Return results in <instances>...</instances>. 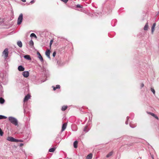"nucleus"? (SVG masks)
<instances>
[{"mask_svg":"<svg viewBox=\"0 0 159 159\" xmlns=\"http://www.w3.org/2000/svg\"><path fill=\"white\" fill-rule=\"evenodd\" d=\"M7 140L9 141L16 142V139L12 137H8L7 138Z\"/></svg>","mask_w":159,"mask_h":159,"instance_id":"obj_5","label":"nucleus"},{"mask_svg":"<svg viewBox=\"0 0 159 159\" xmlns=\"http://www.w3.org/2000/svg\"><path fill=\"white\" fill-rule=\"evenodd\" d=\"M156 25V23H154L152 27L151 28V33L153 34L155 30V28Z\"/></svg>","mask_w":159,"mask_h":159,"instance_id":"obj_9","label":"nucleus"},{"mask_svg":"<svg viewBox=\"0 0 159 159\" xmlns=\"http://www.w3.org/2000/svg\"><path fill=\"white\" fill-rule=\"evenodd\" d=\"M151 91L153 93V94H155V90L154 89V88H151Z\"/></svg>","mask_w":159,"mask_h":159,"instance_id":"obj_25","label":"nucleus"},{"mask_svg":"<svg viewBox=\"0 0 159 159\" xmlns=\"http://www.w3.org/2000/svg\"><path fill=\"white\" fill-rule=\"evenodd\" d=\"M61 1H62V2H64L65 3H66L67 2H68V0H61Z\"/></svg>","mask_w":159,"mask_h":159,"instance_id":"obj_33","label":"nucleus"},{"mask_svg":"<svg viewBox=\"0 0 159 159\" xmlns=\"http://www.w3.org/2000/svg\"><path fill=\"white\" fill-rule=\"evenodd\" d=\"M76 7L77 8H81L82 7V6L80 5V4H77L76 5Z\"/></svg>","mask_w":159,"mask_h":159,"instance_id":"obj_29","label":"nucleus"},{"mask_svg":"<svg viewBox=\"0 0 159 159\" xmlns=\"http://www.w3.org/2000/svg\"><path fill=\"white\" fill-rule=\"evenodd\" d=\"M154 117H155V118H156V119H157V120H158V117L155 114V116H153Z\"/></svg>","mask_w":159,"mask_h":159,"instance_id":"obj_36","label":"nucleus"},{"mask_svg":"<svg viewBox=\"0 0 159 159\" xmlns=\"http://www.w3.org/2000/svg\"><path fill=\"white\" fill-rule=\"evenodd\" d=\"M147 113L148 114L151 115L152 116H155V114H154L153 113H152V112H148Z\"/></svg>","mask_w":159,"mask_h":159,"instance_id":"obj_27","label":"nucleus"},{"mask_svg":"<svg viewBox=\"0 0 159 159\" xmlns=\"http://www.w3.org/2000/svg\"><path fill=\"white\" fill-rule=\"evenodd\" d=\"M92 157V154L90 153L86 157L87 159H91Z\"/></svg>","mask_w":159,"mask_h":159,"instance_id":"obj_13","label":"nucleus"},{"mask_svg":"<svg viewBox=\"0 0 159 159\" xmlns=\"http://www.w3.org/2000/svg\"><path fill=\"white\" fill-rule=\"evenodd\" d=\"M18 70L19 71H23L25 70V68L22 66H20L18 67Z\"/></svg>","mask_w":159,"mask_h":159,"instance_id":"obj_10","label":"nucleus"},{"mask_svg":"<svg viewBox=\"0 0 159 159\" xmlns=\"http://www.w3.org/2000/svg\"><path fill=\"white\" fill-rule=\"evenodd\" d=\"M17 44L19 47L21 48L22 47V44L21 41H18L17 42Z\"/></svg>","mask_w":159,"mask_h":159,"instance_id":"obj_14","label":"nucleus"},{"mask_svg":"<svg viewBox=\"0 0 159 159\" xmlns=\"http://www.w3.org/2000/svg\"><path fill=\"white\" fill-rule=\"evenodd\" d=\"M55 148H52L49 149V151L50 152H53L54 151Z\"/></svg>","mask_w":159,"mask_h":159,"instance_id":"obj_23","label":"nucleus"},{"mask_svg":"<svg viewBox=\"0 0 159 159\" xmlns=\"http://www.w3.org/2000/svg\"><path fill=\"white\" fill-rule=\"evenodd\" d=\"M148 27V23L147 22L146 23L145 26L144 27V30H147Z\"/></svg>","mask_w":159,"mask_h":159,"instance_id":"obj_16","label":"nucleus"},{"mask_svg":"<svg viewBox=\"0 0 159 159\" xmlns=\"http://www.w3.org/2000/svg\"><path fill=\"white\" fill-rule=\"evenodd\" d=\"M8 120L11 123L15 125L16 126L18 125V120L16 118L12 116H9L8 117Z\"/></svg>","mask_w":159,"mask_h":159,"instance_id":"obj_1","label":"nucleus"},{"mask_svg":"<svg viewBox=\"0 0 159 159\" xmlns=\"http://www.w3.org/2000/svg\"><path fill=\"white\" fill-rule=\"evenodd\" d=\"M30 37H34L35 38H37V36H36V35L35 34L33 33L31 34L30 35Z\"/></svg>","mask_w":159,"mask_h":159,"instance_id":"obj_21","label":"nucleus"},{"mask_svg":"<svg viewBox=\"0 0 159 159\" xmlns=\"http://www.w3.org/2000/svg\"><path fill=\"white\" fill-rule=\"evenodd\" d=\"M35 1V0H32L30 2V3L31 4L34 3Z\"/></svg>","mask_w":159,"mask_h":159,"instance_id":"obj_37","label":"nucleus"},{"mask_svg":"<svg viewBox=\"0 0 159 159\" xmlns=\"http://www.w3.org/2000/svg\"><path fill=\"white\" fill-rule=\"evenodd\" d=\"M37 54L38 55V58L41 61V62H43V59L41 56V55L40 53L38 52H37Z\"/></svg>","mask_w":159,"mask_h":159,"instance_id":"obj_6","label":"nucleus"},{"mask_svg":"<svg viewBox=\"0 0 159 159\" xmlns=\"http://www.w3.org/2000/svg\"><path fill=\"white\" fill-rule=\"evenodd\" d=\"M113 154V151H111V152H110L107 155L106 157L107 158L111 156Z\"/></svg>","mask_w":159,"mask_h":159,"instance_id":"obj_15","label":"nucleus"},{"mask_svg":"<svg viewBox=\"0 0 159 159\" xmlns=\"http://www.w3.org/2000/svg\"><path fill=\"white\" fill-rule=\"evenodd\" d=\"M129 125H130V127H131L132 128H134L136 126V125H134V126H132V125H131V124H130V123L129 124Z\"/></svg>","mask_w":159,"mask_h":159,"instance_id":"obj_31","label":"nucleus"},{"mask_svg":"<svg viewBox=\"0 0 159 159\" xmlns=\"http://www.w3.org/2000/svg\"><path fill=\"white\" fill-rule=\"evenodd\" d=\"M129 119V116H127V120L125 122V123L126 125H127L128 124V120Z\"/></svg>","mask_w":159,"mask_h":159,"instance_id":"obj_32","label":"nucleus"},{"mask_svg":"<svg viewBox=\"0 0 159 159\" xmlns=\"http://www.w3.org/2000/svg\"><path fill=\"white\" fill-rule=\"evenodd\" d=\"M78 142L75 141L74 143V147L75 148H76L77 147Z\"/></svg>","mask_w":159,"mask_h":159,"instance_id":"obj_17","label":"nucleus"},{"mask_svg":"<svg viewBox=\"0 0 159 159\" xmlns=\"http://www.w3.org/2000/svg\"><path fill=\"white\" fill-rule=\"evenodd\" d=\"M3 132L2 131L1 129L0 128V135L1 136H2L3 135Z\"/></svg>","mask_w":159,"mask_h":159,"instance_id":"obj_28","label":"nucleus"},{"mask_svg":"<svg viewBox=\"0 0 159 159\" xmlns=\"http://www.w3.org/2000/svg\"><path fill=\"white\" fill-rule=\"evenodd\" d=\"M22 75L25 78L28 77L29 75V73L28 71H25L23 72Z\"/></svg>","mask_w":159,"mask_h":159,"instance_id":"obj_4","label":"nucleus"},{"mask_svg":"<svg viewBox=\"0 0 159 159\" xmlns=\"http://www.w3.org/2000/svg\"><path fill=\"white\" fill-rule=\"evenodd\" d=\"M56 52H55V51H54L53 53V54H52V56L53 57H54L56 55Z\"/></svg>","mask_w":159,"mask_h":159,"instance_id":"obj_34","label":"nucleus"},{"mask_svg":"<svg viewBox=\"0 0 159 159\" xmlns=\"http://www.w3.org/2000/svg\"><path fill=\"white\" fill-rule=\"evenodd\" d=\"M67 123H65L63 124L62 127L61 131H63L66 129L67 126Z\"/></svg>","mask_w":159,"mask_h":159,"instance_id":"obj_8","label":"nucleus"},{"mask_svg":"<svg viewBox=\"0 0 159 159\" xmlns=\"http://www.w3.org/2000/svg\"><path fill=\"white\" fill-rule=\"evenodd\" d=\"M29 45L31 46H33L34 45V42L32 40H31L29 43Z\"/></svg>","mask_w":159,"mask_h":159,"instance_id":"obj_22","label":"nucleus"},{"mask_svg":"<svg viewBox=\"0 0 159 159\" xmlns=\"http://www.w3.org/2000/svg\"><path fill=\"white\" fill-rule=\"evenodd\" d=\"M45 54L50 59L51 58L50 57V50L48 49L45 52Z\"/></svg>","mask_w":159,"mask_h":159,"instance_id":"obj_7","label":"nucleus"},{"mask_svg":"<svg viewBox=\"0 0 159 159\" xmlns=\"http://www.w3.org/2000/svg\"><path fill=\"white\" fill-rule=\"evenodd\" d=\"M67 106H63L62 107L61 110L62 111H65L66 109L67 108Z\"/></svg>","mask_w":159,"mask_h":159,"instance_id":"obj_20","label":"nucleus"},{"mask_svg":"<svg viewBox=\"0 0 159 159\" xmlns=\"http://www.w3.org/2000/svg\"><path fill=\"white\" fill-rule=\"evenodd\" d=\"M144 86V85L143 83L141 84V88L143 87Z\"/></svg>","mask_w":159,"mask_h":159,"instance_id":"obj_38","label":"nucleus"},{"mask_svg":"<svg viewBox=\"0 0 159 159\" xmlns=\"http://www.w3.org/2000/svg\"><path fill=\"white\" fill-rule=\"evenodd\" d=\"M23 14L22 13L20 14L17 19V24L18 25H20L22 23L23 20Z\"/></svg>","mask_w":159,"mask_h":159,"instance_id":"obj_2","label":"nucleus"},{"mask_svg":"<svg viewBox=\"0 0 159 159\" xmlns=\"http://www.w3.org/2000/svg\"><path fill=\"white\" fill-rule=\"evenodd\" d=\"M53 42V40H52L50 41V46L51 47Z\"/></svg>","mask_w":159,"mask_h":159,"instance_id":"obj_35","label":"nucleus"},{"mask_svg":"<svg viewBox=\"0 0 159 159\" xmlns=\"http://www.w3.org/2000/svg\"><path fill=\"white\" fill-rule=\"evenodd\" d=\"M7 118V117L2 115H0V119H5Z\"/></svg>","mask_w":159,"mask_h":159,"instance_id":"obj_24","label":"nucleus"},{"mask_svg":"<svg viewBox=\"0 0 159 159\" xmlns=\"http://www.w3.org/2000/svg\"><path fill=\"white\" fill-rule=\"evenodd\" d=\"M30 96L29 94L26 95L24 98V101H27L30 98Z\"/></svg>","mask_w":159,"mask_h":159,"instance_id":"obj_11","label":"nucleus"},{"mask_svg":"<svg viewBox=\"0 0 159 159\" xmlns=\"http://www.w3.org/2000/svg\"><path fill=\"white\" fill-rule=\"evenodd\" d=\"M8 50L7 48H5L2 54L4 55L5 58L8 57Z\"/></svg>","mask_w":159,"mask_h":159,"instance_id":"obj_3","label":"nucleus"},{"mask_svg":"<svg viewBox=\"0 0 159 159\" xmlns=\"http://www.w3.org/2000/svg\"><path fill=\"white\" fill-rule=\"evenodd\" d=\"M66 159H71V158H69L68 157H67V158H66Z\"/></svg>","mask_w":159,"mask_h":159,"instance_id":"obj_41","label":"nucleus"},{"mask_svg":"<svg viewBox=\"0 0 159 159\" xmlns=\"http://www.w3.org/2000/svg\"><path fill=\"white\" fill-rule=\"evenodd\" d=\"M24 57L25 59L28 60H31V58L29 55H25L24 56Z\"/></svg>","mask_w":159,"mask_h":159,"instance_id":"obj_12","label":"nucleus"},{"mask_svg":"<svg viewBox=\"0 0 159 159\" xmlns=\"http://www.w3.org/2000/svg\"><path fill=\"white\" fill-rule=\"evenodd\" d=\"M5 102V100L2 98H0V103L1 104Z\"/></svg>","mask_w":159,"mask_h":159,"instance_id":"obj_19","label":"nucleus"},{"mask_svg":"<svg viewBox=\"0 0 159 159\" xmlns=\"http://www.w3.org/2000/svg\"><path fill=\"white\" fill-rule=\"evenodd\" d=\"M151 157L152 158V159H154V156H153V155L151 154Z\"/></svg>","mask_w":159,"mask_h":159,"instance_id":"obj_39","label":"nucleus"},{"mask_svg":"<svg viewBox=\"0 0 159 159\" xmlns=\"http://www.w3.org/2000/svg\"><path fill=\"white\" fill-rule=\"evenodd\" d=\"M52 87H53V90H55L57 89H60V86L59 85H56V87H54L53 86Z\"/></svg>","mask_w":159,"mask_h":159,"instance_id":"obj_18","label":"nucleus"},{"mask_svg":"<svg viewBox=\"0 0 159 159\" xmlns=\"http://www.w3.org/2000/svg\"><path fill=\"white\" fill-rule=\"evenodd\" d=\"M87 129V126H85L84 129V131L85 132H87L88 131H89V129Z\"/></svg>","mask_w":159,"mask_h":159,"instance_id":"obj_26","label":"nucleus"},{"mask_svg":"<svg viewBox=\"0 0 159 159\" xmlns=\"http://www.w3.org/2000/svg\"><path fill=\"white\" fill-rule=\"evenodd\" d=\"M23 144L22 143H21L20 144V146H23Z\"/></svg>","mask_w":159,"mask_h":159,"instance_id":"obj_40","label":"nucleus"},{"mask_svg":"<svg viewBox=\"0 0 159 159\" xmlns=\"http://www.w3.org/2000/svg\"><path fill=\"white\" fill-rule=\"evenodd\" d=\"M16 142H23V141L22 140H19V139H16Z\"/></svg>","mask_w":159,"mask_h":159,"instance_id":"obj_30","label":"nucleus"}]
</instances>
